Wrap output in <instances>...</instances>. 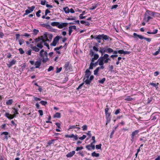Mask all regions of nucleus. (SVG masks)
Segmentation results:
<instances>
[{
	"label": "nucleus",
	"mask_w": 160,
	"mask_h": 160,
	"mask_svg": "<svg viewBox=\"0 0 160 160\" xmlns=\"http://www.w3.org/2000/svg\"><path fill=\"white\" fill-rule=\"evenodd\" d=\"M75 153V151H73L70 152L66 155L67 157L68 158H70L72 157Z\"/></svg>",
	"instance_id": "f3484780"
},
{
	"label": "nucleus",
	"mask_w": 160,
	"mask_h": 160,
	"mask_svg": "<svg viewBox=\"0 0 160 160\" xmlns=\"http://www.w3.org/2000/svg\"><path fill=\"white\" fill-rule=\"evenodd\" d=\"M68 28L69 35L70 36L71 35V34L73 31V30L71 27L69 26Z\"/></svg>",
	"instance_id": "72a5a7b5"
},
{
	"label": "nucleus",
	"mask_w": 160,
	"mask_h": 160,
	"mask_svg": "<svg viewBox=\"0 0 160 160\" xmlns=\"http://www.w3.org/2000/svg\"><path fill=\"white\" fill-rule=\"evenodd\" d=\"M107 47L101 49L99 52L102 53V55L105 52H107Z\"/></svg>",
	"instance_id": "6ab92c4d"
},
{
	"label": "nucleus",
	"mask_w": 160,
	"mask_h": 160,
	"mask_svg": "<svg viewBox=\"0 0 160 160\" xmlns=\"http://www.w3.org/2000/svg\"><path fill=\"white\" fill-rule=\"evenodd\" d=\"M44 42L43 41H41L38 42L37 44V46L40 49L42 48L43 47V45Z\"/></svg>",
	"instance_id": "ddd939ff"
},
{
	"label": "nucleus",
	"mask_w": 160,
	"mask_h": 160,
	"mask_svg": "<svg viewBox=\"0 0 160 160\" xmlns=\"http://www.w3.org/2000/svg\"><path fill=\"white\" fill-rule=\"evenodd\" d=\"M107 53H111L113 52V50L110 48H108L107 47Z\"/></svg>",
	"instance_id": "cd10ccee"
},
{
	"label": "nucleus",
	"mask_w": 160,
	"mask_h": 160,
	"mask_svg": "<svg viewBox=\"0 0 160 160\" xmlns=\"http://www.w3.org/2000/svg\"><path fill=\"white\" fill-rule=\"evenodd\" d=\"M1 135H5V136L4 138L7 140H8V138L10 137V136L8 135V132H3L1 133Z\"/></svg>",
	"instance_id": "a211bd4d"
},
{
	"label": "nucleus",
	"mask_w": 160,
	"mask_h": 160,
	"mask_svg": "<svg viewBox=\"0 0 160 160\" xmlns=\"http://www.w3.org/2000/svg\"><path fill=\"white\" fill-rule=\"evenodd\" d=\"M91 155L93 157H98L99 156V154L96 153L95 152H93L92 153Z\"/></svg>",
	"instance_id": "4be33fe9"
},
{
	"label": "nucleus",
	"mask_w": 160,
	"mask_h": 160,
	"mask_svg": "<svg viewBox=\"0 0 160 160\" xmlns=\"http://www.w3.org/2000/svg\"><path fill=\"white\" fill-rule=\"evenodd\" d=\"M153 17H160V14L156 12H154Z\"/></svg>",
	"instance_id": "4c0bfd02"
},
{
	"label": "nucleus",
	"mask_w": 160,
	"mask_h": 160,
	"mask_svg": "<svg viewBox=\"0 0 160 160\" xmlns=\"http://www.w3.org/2000/svg\"><path fill=\"white\" fill-rule=\"evenodd\" d=\"M40 56L41 58V60L43 62L45 63L49 60V59L48 58V54L43 49L41 50L40 51Z\"/></svg>",
	"instance_id": "f03ea898"
},
{
	"label": "nucleus",
	"mask_w": 160,
	"mask_h": 160,
	"mask_svg": "<svg viewBox=\"0 0 160 160\" xmlns=\"http://www.w3.org/2000/svg\"><path fill=\"white\" fill-rule=\"evenodd\" d=\"M139 130H136L133 132L131 135V141L133 142L135 140V138L136 135L138 134L139 132Z\"/></svg>",
	"instance_id": "423d86ee"
},
{
	"label": "nucleus",
	"mask_w": 160,
	"mask_h": 160,
	"mask_svg": "<svg viewBox=\"0 0 160 160\" xmlns=\"http://www.w3.org/2000/svg\"><path fill=\"white\" fill-rule=\"evenodd\" d=\"M54 118H60L61 117V114L59 112H57L55 113L54 116Z\"/></svg>",
	"instance_id": "c85d7f7f"
},
{
	"label": "nucleus",
	"mask_w": 160,
	"mask_h": 160,
	"mask_svg": "<svg viewBox=\"0 0 160 160\" xmlns=\"http://www.w3.org/2000/svg\"><path fill=\"white\" fill-rule=\"evenodd\" d=\"M77 125L70 126L68 128L69 130L75 129L77 128Z\"/></svg>",
	"instance_id": "e433bc0d"
},
{
	"label": "nucleus",
	"mask_w": 160,
	"mask_h": 160,
	"mask_svg": "<svg viewBox=\"0 0 160 160\" xmlns=\"http://www.w3.org/2000/svg\"><path fill=\"white\" fill-rule=\"evenodd\" d=\"M90 54L91 55V56H92L93 55H94V52L92 50H91L90 51Z\"/></svg>",
	"instance_id": "e2e57ef3"
},
{
	"label": "nucleus",
	"mask_w": 160,
	"mask_h": 160,
	"mask_svg": "<svg viewBox=\"0 0 160 160\" xmlns=\"http://www.w3.org/2000/svg\"><path fill=\"white\" fill-rule=\"evenodd\" d=\"M32 49L33 51L36 52H38L39 51V49L35 46L32 47Z\"/></svg>",
	"instance_id": "c756f323"
},
{
	"label": "nucleus",
	"mask_w": 160,
	"mask_h": 160,
	"mask_svg": "<svg viewBox=\"0 0 160 160\" xmlns=\"http://www.w3.org/2000/svg\"><path fill=\"white\" fill-rule=\"evenodd\" d=\"M34 100L36 101H40L41 100V99L40 98L35 97H34Z\"/></svg>",
	"instance_id": "603ef678"
},
{
	"label": "nucleus",
	"mask_w": 160,
	"mask_h": 160,
	"mask_svg": "<svg viewBox=\"0 0 160 160\" xmlns=\"http://www.w3.org/2000/svg\"><path fill=\"white\" fill-rule=\"evenodd\" d=\"M101 146L102 144H101L99 145H97L96 146V148L97 149H100L101 148Z\"/></svg>",
	"instance_id": "37998d69"
},
{
	"label": "nucleus",
	"mask_w": 160,
	"mask_h": 160,
	"mask_svg": "<svg viewBox=\"0 0 160 160\" xmlns=\"http://www.w3.org/2000/svg\"><path fill=\"white\" fill-rule=\"evenodd\" d=\"M68 23L66 22H58V28L59 29H62L63 28L67 27Z\"/></svg>",
	"instance_id": "1a4fd4ad"
},
{
	"label": "nucleus",
	"mask_w": 160,
	"mask_h": 160,
	"mask_svg": "<svg viewBox=\"0 0 160 160\" xmlns=\"http://www.w3.org/2000/svg\"><path fill=\"white\" fill-rule=\"evenodd\" d=\"M97 7V6L96 4H95L94 5L92 6L91 8H90V10H93L95 9Z\"/></svg>",
	"instance_id": "79ce46f5"
},
{
	"label": "nucleus",
	"mask_w": 160,
	"mask_h": 160,
	"mask_svg": "<svg viewBox=\"0 0 160 160\" xmlns=\"http://www.w3.org/2000/svg\"><path fill=\"white\" fill-rule=\"evenodd\" d=\"M111 59L109 58V56L107 54H104L103 57H101L98 60V64L99 65L103 66L104 63H108Z\"/></svg>",
	"instance_id": "f257e3e1"
},
{
	"label": "nucleus",
	"mask_w": 160,
	"mask_h": 160,
	"mask_svg": "<svg viewBox=\"0 0 160 160\" xmlns=\"http://www.w3.org/2000/svg\"><path fill=\"white\" fill-rule=\"evenodd\" d=\"M47 3H48V2H46L45 0H44V1L42 0L41 1V4L42 5H45Z\"/></svg>",
	"instance_id": "a19ab883"
},
{
	"label": "nucleus",
	"mask_w": 160,
	"mask_h": 160,
	"mask_svg": "<svg viewBox=\"0 0 160 160\" xmlns=\"http://www.w3.org/2000/svg\"><path fill=\"white\" fill-rule=\"evenodd\" d=\"M41 10H39L36 13V16L39 17H40V13H41Z\"/></svg>",
	"instance_id": "09e8293b"
},
{
	"label": "nucleus",
	"mask_w": 160,
	"mask_h": 160,
	"mask_svg": "<svg viewBox=\"0 0 160 160\" xmlns=\"http://www.w3.org/2000/svg\"><path fill=\"white\" fill-rule=\"evenodd\" d=\"M19 52L21 54H23L24 53V52L22 48H20L19 49Z\"/></svg>",
	"instance_id": "49530a36"
},
{
	"label": "nucleus",
	"mask_w": 160,
	"mask_h": 160,
	"mask_svg": "<svg viewBox=\"0 0 160 160\" xmlns=\"http://www.w3.org/2000/svg\"><path fill=\"white\" fill-rule=\"evenodd\" d=\"M76 19L75 17H69L68 18H67V20H75Z\"/></svg>",
	"instance_id": "f704fd0d"
},
{
	"label": "nucleus",
	"mask_w": 160,
	"mask_h": 160,
	"mask_svg": "<svg viewBox=\"0 0 160 160\" xmlns=\"http://www.w3.org/2000/svg\"><path fill=\"white\" fill-rule=\"evenodd\" d=\"M33 32L34 34L35 35H36L39 32V30H38V29H34L33 30Z\"/></svg>",
	"instance_id": "de8ad7c7"
},
{
	"label": "nucleus",
	"mask_w": 160,
	"mask_h": 160,
	"mask_svg": "<svg viewBox=\"0 0 160 160\" xmlns=\"http://www.w3.org/2000/svg\"><path fill=\"white\" fill-rule=\"evenodd\" d=\"M86 136L84 135H83L82 136L79 137V139L81 140H83L84 139H85L86 138Z\"/></svg>",
	"instance_id": "a18cd8bd"
},
{
	"label": "nucleus",
	"mask_w": 160,
	"mask_h": 160,
	"mask_svg": "<svg viewBox=\"0 0 160 160\" xmlns=\"http://www.w3.org/2000/svg\"><path fill=\"white\" fill-rule=\"evenodd\" d=\"M118 6L117 4L114 5L112 6V7L111 9L116 8H117L118 7Z\"/></svg>",
	"instance_id": "69168bd1"
},
{
	"label": "nucleus",
	"mask_w": 160,
	"mask_h": 160,
	"mask_svg": "<svg viewBox=\"0 0 160 160\" xmlns=\"http://www.w3.org/2000/svg\"><path fill=\"white\" fill-rule=\"evenodd\" d=\"M83 84H84V83H81V84H80L79 85V86L77 88V89L79 90L80 89H81L82 88V87L83 85Z\"/></svg>",
	"instance_id": "bf43d9fd"
},
{
	"label": "nucleus",
	"mask_w": 160,
	"mask_h": 160,
	"mask_svg": "<svg viewBox=\"0 0 160 160\" xmlns=\"http://www.w3.org/2000/svg\"><path fill=\"white\" fill-rule=\"evenodd\" d=\"M62 47V46L58 47H56L54 48V50L56 51H58L60 49H61Z\"/></svg>",
	"instance_id": "6e6d98bb"
},
{
	"label": "nucleus",
	"mask_w": 160,
	"mask_h": 160,
	"mask_svg": "<svg viewBox=\"0 0 160 160\" xmlns=\"http://www.w3.org/2000/svg\"><path fill=\"white\" fill-rule=\"evenodd\" d=\"M18 42H19V44L21 45L24 43V40L23 39H20L18 40Z\"/></svg>",
	"instance_id": "2f4dec72"
},
{
	"label": "nucleus",
	"mask_w": 160,
	"mask_h": 160,
	"mask_svg": "<svg viewBox=\"0 0 160 160\" xmlns=\"http://www.w3.org/2000/svg\"><path fill=\"white\" fill-rule=\"evenodd\" d=\"M12 109V113H13V115H11L8 113H6L5 114V116L9 119H13L14 118L16 117V115L18 114V110L17 109L13 108Z\"/></svg>",
	"instance_id": "7ed1b4c3"
},
{
	"label": "nucleus",
	"mask_w": 160,
	"mask_h": 160,
	"mask_svg": "<svg viewBox=\"0 0 160 160\" xmlns=\"http://www.w3.org/2000/svg\"><path fill=\"white\" fill-rule=\"evenodd\" d=\"M83 149V147H77L76 148V151H78L81 150H82Z\"/></svg>",
	"instance_id": "3c124183"
},
{
	"label": "nucleus",
	"mask_w": 160,
	"mask_h": 160,
	"mask_svg": "<svg viewBox=\"0 0 160 160\" xmlns=\"http://www.w3.org/2000/svg\"><path fill=\"white\" fill-rule=\"evenodd\" d=\"M58 22H52L51 23V25L52 26H56L58 28Z\"/></svg>",
	"instance_id": "b1692460"
},
{
	"label": "nucleus",
	"mask_w": 160,
	"mask_h": 160,
	"mask_svg": "<svg viewBox=\"0 0 160 160\" xmlns=\"http://www.w3.org/2000/svg\"><path fill=\"white\" fill-rule=\"evenodd\" d=\"M106 118L107 119V122H109L111 120L110 118V113L109 112H106L105 113Z\"/></svg>",
	"instance_id": "dca6fc26"
},
{
	"label": "nucleus",
	"mask_w": 160,
	"mask_h": 160,
	"mask_svg": "<svg viewBox=\"0 0 160 160\" xmlns=\"http://www.w3.org/2000/svg\"><path fill=\"white\" fill-rule=\"evenodd\" d=\"M50 12V11L48 9H46L45 10V15H47L48 13H49Z\"/></svg>",
	"instance_id": "338daca9"
},
{
	"label": "nucleus",
	"mask_w": 160,
	"mask_h": 160,
	"mask_svg": "<svg viewBox=\"0 0 160 160\" xmlns=\"http://www.w3.org/2000/svg\"><path fill=\"white\" fill-rule=\"evenodd\" d=\"M150 85L155 87L156 89L158 88V83H153L150 82L149 84Z\"/></svg>",
	"instance_id": "a878e982"
},
{
	"label": "nucleus",
	"mask_w": 160,
	"mask_h": 160,
	"mask_svg": "<svg viewBox=\"0 0 160 160\" xmlns=\"http://www.w3.org/2000/svg\"><path fill=\"white\" fill-rule=\"evenodd\" d=\"M38 112L40 116H42L43 115V112L42 110H39L38 111Z\"/></svg>",
	"instance_id": "680f3d73"
},
{
	"label": "nucleus",
	"mask_w": 160,
	"mask_h": 160,
	"mask_svg": "<svg viewBox=\"0 0 160 160\" xmlns=\"http://www.w3.org/2000/svg\"><path fill=\"white\" fill-rule=\"evenodd\" d=\"M13 102V101L12 99H9L6 102V104L8 105H11L12 104Z\"/></svg>",
	"instance_id": "bb28decb"
},
{
	"label": "nucleus",
	"mask_w": 160,
	"mask_h": 160,
	"mask_svg": "<svg viewBox=\"0 0 160 160\" xmlns=\"http://www.w3.org/2000/svg\"><path fill=\"white\" fill-rule=\"evenodd\" d=\"M94 64L93 62L91 61V62L90 63L89 68L90 69H92V68L93 66L94 65Z\"/></svg>",
	"instance_id": "4d7b16f0"
},
{
	"label": "nucleus",
	"mask_w": 160,
	"mask_h": 160,
	"mask_svg": "<svg viewBox=\"0 0 160 160\" xmlns=\"http://www.w3.org/2000/svg\"><path fill=\"white\" fill-rule=\"evenodd\" d=\"M94 78V76L93 75H91L90 77H89L88 79L85 82L87 84H89L91 82V81L93 80Z\"/></svg>",
	"instance_id": "2eb2a0df"
},
{
	"label": "nucleus",
	"mask_w": 160,
	"mask_h": 160,
	"mask_svg": "<svg viewBox=\"0 0 160 160\" xmlns=\"http://www.w3.org/2000/svg\"><path fill=\"white\" fill-rule=\"evenodd\" d=\"M86 17V16H83V15L80 14L79 16V18L80 19H84Z\"/></svg>",
	"instance_id": "0e129e2a"
},
{
	"label": "nucleus",
	"mask_w": 160,
	"mask_h": 160,
	"mask_svg": "<svg viewBox=\"0 0 160 160\" xmlns=\"http://www.w3.org/2000/svg\"><path fill=\"white\" fill-rule=\"evenodd\" d=\"M49 37L50 39H51L52 37V35L49 34H45L43 36H41V41H43L44 42L49 41V40L48 39V38Z\"/></svg>",
	"instance_id": "20e7f679"
},
{
	"label": "nucleus",
	"mask_w": 160,
	"mask_h": 160,
	"mask_svg": "<svg viewBox=\"0 0 160 160\" xmlns=\"http://www.w3.org/2000/svg\"><path fill=\"white\" fill-rule=\"evenodd\" d=\"M103 40H108L109 38H109L108 36L107 35H105L104 34H103Z\"/></svg>",
	"instance_id": "473e14b6"
},
{
	"label": "nucleus",
	"mask_w": 160,
	"mask_h": 160,
	"mask_svg": "<svg viewBox=\"0 0 160 160\" xmlns=\"http://www.w3.org/2000/svg\"><path fill=\"white\" fill-rule=\"evenodd\" d=\"M39 103L43 105H45L47 104V102L46 101H41Z\"/></svg>",
	"instance_id": "58836bf2"
},
{
	"label": "nucleus",
	"mask_w": 160,
	"mask_h": 160,
	"mask_svg": "<svg viewBox=\"0 0 160 160\" xmlns=\"http://www.w3.org/2000/svg\"><path fill=\"white\" fill-rule=\"evenodd\" d=\"M53 67L52 66H50L49 67V68H48V72H50L52 70H53Z\"/></svg>",
	"instance_id": "8fccbe9b"
},
{
	"label": "nucleus",
	"mask_w": 160,
	"mask_h": 160,
	"mask_svg": "<svg viewBox=\"0 0 160 160\" xmlns=\"http://www.w3.org/2000/svg\"><path fill=\"white\" fill-rule=\"evenodd\" d=\"M63 9L66 13H68L69 12V9L68 7H66L63 8Z\"/></svg>",
	"instance_id": "5701e85b"
},
{
	"label": "nucleus",
	"mask_w": 160,
	"mask_h": 160,
	"mask_svg": "<svg viewBox=\"0 0 160 160\" xmlns=\"http://www.w3.org/2000/svg\"><path fill=\"white\" fill-rule=\"evenodd\" d=\"M100 66H101L100 67L97 68L96 69L94 70V75H97L99 70L101 69H103L104 68V66H102V65Z\"/></svg>",
	"instance_id": "9d476101"
},
{
	"label": "nucleus",
	"mask_w": 160,
	"mask_h": 160,
	"mask_svg": "<svg viewBox=\"0 0 160 160\" xmlns=\"http://www.w3.org/2000/svg\"><path fill=\"white\" fill-rule=\"evenodd\" d=\"M125 100L128 101H130L132 100V98L128 96V97L126 98H125Z\"/></svg>",
	"instance_id": "c03bdc74"
},
{
	"label": "nucleus",
	"mask_w": 160,
	"mask_h": 160,
	"mask_svg": "<svg viewBox=\"0 0 160 160\" xmlns=\"http://www.w3.org/2000/svg\"><path fill=\"white\" fill-rule=\"evenodd\" d=\"M41 62L40 61H37L35 63V68H38L41 65Z\"/></svg>",
	"instance_id": "aec40b11"
},
{
	"label": "nucleus",
	"mask_w": 160,
	"mask_h": 160,
	"mask_svg": "<svg viewBox=\"0 0 160 160\" xmlns=\"http://www.w3.org/2000/svg\"><path fill=\"white\" fill-rule=\"evenodd\" d=\"M43 45L45 46H46L48 48V49H50L49 48V44L47 43V42H44V43H43Z\"/></svg>",
	"instance_id": "5fc2aeb1"
},
{
	"label": "nucleus",
	"mask_w": 160,
	"mask_h": 160,
	"mask_svg": "<svg viewBox=\"0 0 160 160\" xmlns=\"http://www.w3.org/2000/svg\"><path fill=\"white\" fill-rule=\"evenodd\" d=\"M120 111H121V110L120 109L117 110L115 112V114L116 115H117L120 112Z\"/></svg>",
	"instance_id": "13d9d810"
},
{
	"label": "nucleus",
	"mask_w": 160,
	"mask_h": 160,
	"mask_svg": "<svg viewBox=\"0 0 160 160\" xmlns=\"http://www.w3.org/2000/svg\"><path fill=\"white\" fill-rule=\"evenodd\" d=\"M134 37V38H136L138 37L139 39H145V37H144L143 36L140 35H138L137 33H134L133 34Z\"/></svg>",
	"instance_id": "4468645a"
},
{
	"label": "nucleus",
	"mask_w": 160,
	"mask_h": 160,
	"mask_svg": "<svg viewBox=\"0 0 160 160\" xmlns=\"http://www.w3.org/2000/svg\"><path fill=\"white\" fill-rule=\"evenodd\" d=\"M16 62V61L15 59H12L11 61L9 62V63H7L8 66L9 67H11L13 65L15 64Z\"/></svg>",
	"instance_id": "f8f14e48"
},
{
	"label": "nucleus",
	"mask_w": 160,
	"mask_h": 160,
	"mask_svg": "<svg viewBox=\"0 0 160 160\" xmlns=\"http://www.w3.org/2000/svg\"><path fill=\"white\" fill-rule=\"evenodd\" d=\"M41 41V38H36L35 39V41L36 42H39V41Z\"/></svg>",
	"instance_id": "052dcab7"
},
{
	"label": "nucleus",
	"mask_w": 160,
	"mask_h": 160,
	"mask_svg": "<svg viewBox=\"0 0 160 160\" xmlns=\"http://www.w3.org/2000/svg\"><path fill=\"white\" fill-rule=\"evenodd\" d=\"M105 78H103L102 79L99 80L98 82L100 83L103 84L105 81Z\"/></svg>",
	"instance_id": "c9c22d12"
},
{
	"label": "nucleus",
	"mask_w": 160,
	"mask_h": 160,
	"mask_svg": "<svg viewBox=\"0 0 160 160\" xmlns=\"http://www.w3.org/2000/svg\"><path fill=\"white\" fill-rule=\"evenodd\" d=\"M91 72L88 69H87L86 71L85 74L84 78V80L85 82H86L87 80L88 79L89 77L91 75Z\"/></svg>",
	"instance_id": "6e6552de"
},
{
	"label": "nucleus",
	"mask_w": 160,
	"mask_h": 160,
	"mask_svg": "<svg viewBox=\"0 0 160 160\" xmlns=\"http://www.w3.org/2000/svg\"><path fill=\"white\" fill-rule=\"evenodd\" d=\"M15 36H16V40H19L20 35L19 34H17L15 35Z\"/></svg>",
	"instance_id": "864d4df0"
},
{
	"label": "nucleus",
	"mask_w": 160,
	"mask_h": 160,
	"mask_svg": "<svg viewBox=\"0 0 160 160\" xmlns=\"http://www.w3.org/2000/svg\"><path fill=\"white\" fill-rule=\"evenodd\" d=\"M59 39L60 37L59 36H57L54 39L52 43L51 44V45L55 46L56 45L57 43L58 42Z\"/></svg>",
	"instance_id": "0eeeda50"
},
{
	"label": "nucleus",
	"mask_w": 160,
	"mask_h": 160,
	"mask_svg": "<svg viewBox=\"0 0 160 160\" xmlns=\"http://www.w3.org/2000/svg\"><path fill=\"white\" fill-rule=\"evenodd\" d=\"M147 13L149 16H151L153 17L154 12L148 10L147 11Z\"/></svg>",
	"instance_id": "393cba45"
},
{
	"label": "nucleus",
	"mask_w": 160,
	"mask_h": 160,
	"mask_svg": "<svg viewBox=\"0 0 160 160\" xmlns=\"http://www.w3.org/2000/svg\"><path fill=\"white\" fill-rule=\"evenodd\" d=\"M82 130L83 131H85L88 128V127L86 125H83L82 127Z\"/></svg>",
	"instance_id": "ea45409f"
},
{
	"label": "nucleus",
	"mask_w": 160,
	"mask_h": 160,
	"mask_svg": "<svg viewBox=\"0 0 160 160\" xmlns=\"http://www.w3.org/2000/svg\"><path fill=\"white\" fill-rule=\"evenodd\" d=\"M35 8V6H32L31 7H28V9H27L25 10V13L23 15V16H24L25 15H27L33 12Z\"/></svg>",
	"instance_id": "39448f33"
},
{
	"label": "nucleus",
	"mask_w": 160,
	"mask_h": 160,
	"mask_svg": "<svg viewBox=\"0 0 160 160\" xmlns=\"http://www.w3.org/2000/svg\"><path fill=\"white\" fill-rule=\"evenodd\" d=\"M26 53L29 55H30L31 54V50H29L27 52H26Z\"/></svg>",
	"instance_id": "774afa93"
},
{
	"label": "nucleus",
	"mask_w": 160,
	"mask_h": 160,
	"mask_svg": "<svg viewBox=\"0 0 160 160\" xmlns=\"http://www.w3.org/2000/svg\"><path fill=\"white\" fill-rule=\"evenodd\" d=\"M99 55L98 54H95L94 55L93 58L92 59L91 61L94 62L95 60H97L99 58Z\"/></svg>",
	"instance_id": "412c9836"
},
{
	"label": "nucleus",
	"mask_w": 160,
	"mask_h": 160,
	"mask_svg": "<svg viewBox=\"0 0 160 160\" xmlns=\"http://www.w3.org/2000/svg\"><path fill=\"white\" fill-rule=\"evenodd\" d=\"M86 147L88 150L92 149L94 150L95 148V145L93 143H91L90 144L86 146Z\"/></svg>",
	"instance_id": "9b49d317"
},
{
	"label": "nucleus",
	"mask_w": 160,
	"mask_h": 160,
	"mask_svg": "<svg viewBox=\"0 0 160 160\" xmlns=\"http://www.w3.org/2000/svg\"><path fill=\"white\" fill-rule=\"evenodd\" d=\"M103 34L99 35L96 36V39H103Z\"/></svg>",
	"instance_id": "7c9ffc66"
}]
</instances>
